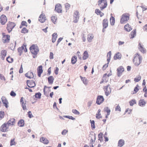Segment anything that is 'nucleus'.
<instances>
[{
	"label": "nucleus",
	"mask_w": 147,
	"mask_h": 147,
	"mask_svg": "<svg viewBox=\"0 0 147 147\" xmlns=\"http://www.w3.org/2000/svg\"><path fill=\"white\" fill-rule=\"evenodd\" d=\"M55 10L58 13H61L62 12V6L59 3H58L55 5Z\"/></svg>",
	"instance_id": "obj_11"
},
{
	"label": "nucleus",
	"mask_w": 147,
	"mask_h": 147,
	"mask_svg": "<svg viewBox=\"0 0 147 147\" xmlns=\"http://www.w3.org/2000/svg\"><path fill=\"white\" fill-rule=\"evenodd\" d=\"M95 13L98 15H100V17H102L104 15L103 13L99 9H97L95 10Z\"/></svg>",
	"instance_id": "obj_35"
},
{
	"label": "nucleus",
	"mask_w": 147,
	"mask_h": 147,
	"mask_svg": "<svg viewBox=\"0 0 147 147\" xmlns=\"http://www.w3.org/2000/svg\"><path fill=\"white\" fill-rule=\"evenodd\" d=\"M111 51H110L107 54V61H108V63H107L108 64H109V62L110 61V60L111 58Z\"/></svg>",
	"instance_id": "obj_41"
},
{
	"label": "nucleus",
	"mask_w": 147,
	"mask_h": 147,
	"mask_svg": "<svg viewBox=\"0 0 147 147\" xmlns=\"http://www.w3.org/2000/svg\"><path fill=\"white\" fill-rule=\"evenodd\" d=\"M9 126L6 123H4L1 127V131L3 132H6L8 131Z\"/></svg>",
	"instance_id": "obj_10"
},
{
	"label": "nucleus",
	"mask_w": 147,
	"mask_h": 147,
	"mask_svg": "<svg viewBox=\"0 0 147 147\" xmlns=\"http://www.w3.org/2000/svg\"><path fill=\"white\" fill-rule=\"evenodd\" d=\"M108 64L107 63V64H106L103 66L102 67L103 70H104L106 69L108 66Z\"/></svg>",
	"instance_id": "obj_63"
},
{
	"label": "nucleus",
	"mask_w": 147,
	"mask_h": 147,
	"mask_svg": "<svg viewBox=\"0 0 147 147\" xmlns=\"http://www.w3.org/2000/svg\"><path fill=\"white\" fill-rule=\"evenodd\" d=\"M138 49L139 50L143 53H145L146 52V50L143 47V45L139 43L138 45Z\"/></svg>",
	"instance_id": "obj_18"
},
{
	"label": "nucleus",
	"mask_w": 147,
	"mask_h": 147,
	"mask_svg": "<svg viewBox=\"0 0 147 147\" xmlns=\"http://www.w3.org/2000/svg\"><path fill=\"white\" fill-rule=\"evenodd\" d=\"M13 59L10 57H8L6 59L7 61L9 63L12 62L13 61Z\"/></svg>",
	"instance_id": "obj_48"
},
{
	"label": "nucleus",
	"mask_w": 147,
	"mask_h": 147,
	"mask_svg": "<svg viewBox=\"0 0 147 147\" xmlns=\"http://www.w3.org/2000/svg\"><path fill=\"white\" fill-rule=\"evenodd\" d=\"M40 141L41 142L45 144H46V142L45 141V139L43 137L41 138L40 139Z\"/></svg>",
	"instance_id": "obj_59"
},
{
	"label": "nucleus",
	"mask_w": 147,
	"mask_h": 147,
	"mask_svg": "<svg viewBox=\"0 0 147 147\" xmlns=\"http://www.w3.org/2000/svg\"><path fill=\"white\" fill-rule=\"evenodd\" d=\"M45 15L41 14L39 18V21L41 23H43L45 20Z\"/></svg>",
	"instance_id": "obj_23"
},
{
	"label": "nucleus",
	"mask_w": 147,
	"mask_h": 147,
	"mask_svg": "<svg viewBox=\"0 0 147 147\" xmlns=\"http://www.w3.org/2000/svg\"><path fill=\"white\" fill-rule=\"evenodd\" d=\"M146 102L144 99H140L139 101L138 105L141 107H143L145 105Z\"/></svg>",
	"instance_id": "obj_20"
},
{
	"label": "nucleus",
	"mask_w": 147,
	"mask_h": 147,
	"mask_svg": "<svg viewBox=\"0 0 147 147\" xmlns=\"http://www.w3.org/2000/svg\"><path fill=\"white\" fill-rule=\"evenodd\" d=\"M112 14H111V17L110 19V21L111 24L112 26H113L114 25L115 22V18L112 16Z\"/></svg>",
	"instance_id": "obj_27"
},
{
	"label": "nucleus",
	"mask_w": 147,
	"mask_h": 147,
	"mask_svg": "<svg viewBox=\"0 0 147 147\" xmlns=\"http://www.w3.org/2000/svg\"><path fill=\"white\" fill-rule=\"evenodd\" d=\"M104 111L105 112H107V115L106 116V118L107 117V115H109L110 113V110L108 107H107L105 108L104 109Z\"/></svg>",
	"instance_id": "obj_39"
},
{
	"label": "nucleus",
	"mask_w": 147,
	"mask_h": 147,
	"mask_svg": "<svg viewBox=\"0 0 147 147\" xmlns=\"http://www.w3.org/2000/svg\"><path fill=\"white\" fill-rule=\"evenodd\" d=\"M91 124V127L92 128V129H94L95 128V126L94 124V120H90Z\"/></svg>",
	"instance_id": "obj_47"
},
{
	"label": "nucleus",
	"mask_w": 147,
	"mask_h": 147,
	"mask_svg": "<svg viewBox=\"0 0 147 147\" xmlns=\"http://www.w3.org/2000/svg\"><path fill=\"white\" fill-rule=\"evenodd\" d=\"M10 36L8 35L3 37V42L4 43H8L9 42Z\"/></svg>",
	"instance_id": "obj_16"
},
{
	"label": "nucleus",
	"mask_w": 147,
	"mask_h": 147,
	"mask_svg": "<svg viewBox=\"0 0 147 147\" xmlns=\"http://www.w3.org/2000/svg\"><path fill=\"white\" fill-rule=\"evenodd\" d=\"M80 14L79 12L77 10L74 11L73 14V22L76 23L78 22L79 19Z\"/></svg>",
	"instance_id": "obj_6"
},
{
	"label": "nucleus",
	"mask_w": 147,
	"mask_h": 147,
	"mask_svg": "<svg viewBox=\"0 0 147 147\" xmlns=\"http://www.w3.org/2000/svg\"><path fill=\"white\" fill-rule=\"evenodd\" d=\"M131 109L129 108H127L125 112V113H127L128 114H129L131 113Z\"/></svg>",
	"instance_id": "obj_55"
},
{
	"label": "nucleus",
	"mask_w": 147,
	"mask_h": 147,
	"mask_svg": "<svg viewBox=\"0 0 147 147\" xmlns=\"http://www.w3.org/2000/svg\"><path fill=\"white\" fill-rule=\"evenodd\" d=\"M70 7V5L68 3H66L65 4V7L67 10L69 9Z\"/></svg>",
	"instance_id": "obj_54"
},
{
	"label": "nucleus",
	"mask_w": 147,
	"mask_h": 147,
	"mask_svg": "<svg viewBox=\"0 0 147 147\" xmlns=\"http://www.w3.org/2000/svg\"><path fill=\"white\" fill-rule=\"evenodd\" d=\"M52 40L53 42H55L56 39L57 38V34L56 33H54L52 34Z\"/></svg>",
	"instance_id": "obj_29"
},
{
	"label": "nucleus",
	"mask_w": 147,
	"mask_h": 147,
	"mask_svg": "<svg viewBox=\"0 0 147 147\" xmlns=\"http://www.w3.org/2000/svg\"><path fill=\"white\" fill-rule=\"evenodd\" d=\"M139 86L138 84L136 85L135 87L134 91L132 92V94H136L139 90Z\"/></svg>",
	"instance_id": "obj_38"
},
{
	"label": "nucleus",
	"mask_w": 147,
	"mask_h": 147,
	"mask_svg": "<svg viewBox=\"0 0 147 147\" xmlns=\"http://www.w3.org/2000/svg\"><path fill=\"white\" fill-rule=\"evenodd\" d=\"M104 100V98L102 96H98L96 100V103L98 105H100L103 102Z\"/></svg>",
	"instance_id": "obj_13"
},
{
	"label": "nucleus",
	"mask_w": 147,
	"mask_h": 147,
	"mask_svg": "<svg viewBox=\"0 0 147 147\" xmlns=\"http://www.w3.org/2000/svg\"><path fill=\"white\" fill-rule=\"evenodd\" d=\"M25 76L29 78H32L34 77L33 73L31 72H28L27 73H26L25 74Z\"/></svg>",
	"instance_id": "obj_25"
},
{
	"label": "nucleus",
	"mask_w": 147,
	"mask_h": 147,
	"mask_svg": "<svg viewBox=\"0 0 147 147\" xmlns=\"http://www.w3.org/2000/svg\"><path fill=\"white\" fill-rule=\"evenodd\" d=\"M115 111L119 112H120L121 111V108L119 105H118L117 106L115 107Z\"/></svg>",
	"instance_id": "obj_51"
},
{
	"label": "nucleus",
	"mask_w": 147,
	"mask_h": 147,
	"mask_svg": "<svg viewBox=\"0 0 147 147\" xmlns=\"http://www.w3.org/2000/svg\"><path fill=\"white\" fill-rule=\"evenodd\" d=\"M4 112L3 111L0 112V120L3 118L4 115Z\"/></svg>",
	"instance_id": "obj_57"
},
{
	"label": "nucleus",
	"mask_w": 147,
	"mask_h": 147,
	"mask_svg": "<svg viewBox=\"0 0 147 147\" xmlns=\"http://www.w3.org/2000/svg\"><path fill=\"white\" fill-rule=\"evenodd\" d=\"M15 119H11L6 123L9 126L10 125H13L14 123L15 122Z\"/></svg>",
	"instance_id": "obj_24"
},
{
	"label": "nucleus",
	"mask_w": 147,
	"mask_h": 147,
	"mask_svg": "<svg viewBox=\"0 0 147 147\" xmlns=\"http://www.w3.org/2000/svg\"><path fill=\"white\" fill-rule=\"evenodd\" d=\"M141 78V77L140 76H138L134 78V81L136 82H138L140 80Z\"/></svg>",
	"instance_id": "obj_46"
},
{
	"label": "nucleus",
	"mask_w": 147,
	"mask_h": 147,
	"mask_svg": "<svg viewBox=\"0 0 147 147\" xmlns=\"http://www.w3.org/2000/svg\"><path fill=\"white\" fill-rule=\"evenodd\" d=\"M7 51L5 50H2L1 52V59L2 60H4L5 57L6 56Z\"/></svg>",
	"instance_id": "obj_21"
},
{
	"label": "nucleus",
	"mask_w": 147,
	"mask_h": 147,
	"mask_svg": "<svg viewBox=\"0 0 147 147\" xmlns=\"http://www.w3.org/2000/svg\"><path fill=\"white\" fill-rule=\"evenodd\" d=\"M102 133H100L98 134V140H100V141L102 140Z\"/></svg>",
	"instance_id": "obj_56"
},
{
	"label": "nucleus",
	"mask_w": 147,
	"mask_h": 147,
	"mask_svg": "<svg viewBox=\"0 0 147 147\" xmlns=\"http://www.w3.org/2000/svg\"><path fill=\"white\" fill-rule=\"evenodd\" d=\"M95 136H92L91 137V140L90 141V142L91 143H93L95 141Z\"/></svg>",
	"instance_id": "obj_58"
},
{
	"label": "nucleus",
	"mask_w": 147,
	"mask_h": 147,
	"mask_svg": "<svg viewBox=\"0 0 147 147\" xmlns=\"http://www.w3.org/2000/svg\"><path fill=\"white\" fill-rule=\"evenodd\" d=\"M18 124L20 127H22L24 126V120L23 119L20 120L18 122Z\"/></svg>",
	"instance_id": "obj_34"
},
{
	"label": "nucleus",
	"mask_w": 147,
	"mask_h": 147,
	"mask_svg": "<svg viewBox=\"0 0 147 147\" xmlns=\"http://www.w3.org/2000/svg\"><path fill=\"white\" fill-rule=\"evenodd\" d=\"M121 55L119 53H118L116 54L114 57V60H117V59H120L121 58Z\"/></svg>",
	"instance_id": "obj_26"
},
{
	"label": "nucleus",
	"mask_w": 147,
	"mask_h": 147,
	"mask_svg": "<svg viewBox=\"0 0 147 147\" xmlns=\"http://www.w3.org/2000/svg\"><path fill=\"white\" fill-rule=\"evenodd\" d=\"M146 82L145 80H144L143 81L142 85L144 86V88L143 91L145 92L144 94V96L145 97H147V89L146 88V86H145Z\"/></svg>",
	"instance_id": "obj_17"
},
{
	"label": "nucleus",
	"mask_w": 147,
	"mask_h": 147,
	"mask_svg": "<svg viewBox=\"0 0 147 147\" xmlns=\"http://www.w3.org/2000/svg\"><path fill=\"white\" fill-rule=\"evenodd\" d=\"M101 110L99 109L98 110V112L96 114V117L97 119H99L102 117V116L100 113Z\"/></svg>",
	"instance_id": "obj_37"
},
{
	"label": "nucleus",
	"mask_w": 147,
	"mask_h": 147,
	"mask_svg": "<svg viewBox=\"0 0 147 147\" xmlns=\"http://www.w3.org/2000/svg\"><path fill=\"white\" fill-rule=\"evenodd\" d=\"M129 103L130 106H133L136 103V101L135 99H133L130 100Z\"/></svg>",
	"instance_id": "obj_43"
},
{
	"label": "nucleus",
	"mask_w": 147,
	"mask_h": 147,
	"mask_svg": "<svg viewBox=\"0 0 147 147\" xmlns=\"http://www.w3.org/2000/svg\"><path fill=\"white\" fill-rule=\"evenodd\" d=\"M124 69L123 67L122 66H119L117 69V75L118 76H120L124 71Z\"/></svg>",
	"instance_id": "obj_14"
},
{
	"label": "nucleus",
	"mask_w": 147,
	"mask_h": 147,
	"mask_svg": "<svg viewBox=\"0 0 147 147\" xmlns=\"http://www.w3.org/2000/svg\"><path fill=\"white\" fill-rule=\"evenodd\" d=\"M77 57L75 56H74L71 58V62L72 64H74L77 61Z\"/></svg>",
	"instance_id": "obj_42"
},
{
	"label": "nucleus",
	"mask_w": 147,
	"mask_h": 147,
	"mask_svg": "<svg viewBox=\"0 0 147 147\" xmlns=\"http://www.w3.org/2000/svg\"><path fill=\"white\" fill-rule=\"evenodd\" d=\"M54 80V78L52 76H50L49 78H48V82L49 84H52L53 83Z\"/></svg>",
	"instance_id": "obj_44"
},
{
	"label": "nucleus",
	"mask_w": 147,
	"mask_h": 147,
	"mask_svg": "<svg viewBox=\"0 0 147 147\" xmlns=\"http://www.w3.org/2000/svg\"><path fill=\"white\" fill-rule=\"evenodd\" d=\"M72 112L75 114L76 115H79L80 114V112L76 109L72 110Z\"/></svg>",
	"instance_id": "obj_50"
},
{
	"label": "nucleus",
	"mask_w": 147,
	"mask_h": 147,
	"mask_svg": "<svg viewBox=\"0 0 147 147\" xmlns=\"http://www.w3.org/2000/svg\"><path fill=\"white\" fill-rule=\"evenodd\" d=\"M112 75L111 71L110 73L108 74H105L102 77V80L100 82V84L103 83V85H106V84L109 83H107L109 79V77L111 76Z\"/></svg>",
	"instance_id": "obj_2"
},
{
	"label": "nucleus",
	"mask_w": 147,
	"mask_h": 147,
	"mask_svg": "<svg viewBox=\"0 0 147 147\" xmlns=\"http://www.w3.org/2000/svg\"><path fill=\"white\" fill-rule=\"evenodd\" d=\"M35 96L36 98H40L41 96V94L40 92L36 93L35 94Z\"/></svg>",
	"instance_id": "obj_49"
},
{
	"label": "nucleus",
	"mask_w": 147,
	"mask_h": 147,
	"mask_svg": "<svg viewBox=\"0 0 147 147\" xmlns=\"http://www.w3.org/2000/svg\"><path fill=\"white\" fill-rule=\"evenodd\" d=\"M15 142L14 141V139H11L10 141V145L11 146L15 145Z\"/></svg>",
	"instance_id": "obj_61"
},
{
	"label": "nucleus",
	"mask_w": 147,
	"mask_h": 147,
	"mask_svg": "<svg viewBox=\"0 0 147 147\" xmlns=\"http://www.w3.org/2000/svg\"><path fill=\"white\" fill-rule=\"evenodd\" d=\"M106 86L104 88V90L105 91V94L107 96H108L111 92V90L109 86L110 84L109 83L106 84Z\"/></svg>",
	"instance_id": "obj_7"
},
{
	"label": "nucleus",
	"mask_w": 147,
	"mask_h": 147,
	"mask_svg": "<svg viewBox=\"0 0 147 147\" xmlns=\"http://www.w3.org/2000/svg\"><path fill=\"white\" fill-rule=\"evenodd\" d=\"M16 25L13 22H9L7 24V29L8 32L10 33L15 26Z\"/></svg>",
	"instance_id": "obj_8"
},
{
	"label": "nucleus",
	"mask_w": 147,
	"mask_h": 147,
	"mask_svg": "<svg viewBox=\"0 0 147 147\" xmlns=\"http://www.w3.org/2000/svg\"><path fill=\"white\" fill-rule=\"evenodd\" d=\"M103 29L102 32H104L105 31V29L107 28L108 26V20L107 19H104L102 21Z\"/></svg>",
	"instance_id": "obj_9"
},
{
	"label": "nucleus",
	"mask_w": 147,
	"mask_h": 147,
	"mask_svg": "<svg viewBox=\"0 0 147 147\" xmlns=\"http://www.w3.org/2000/svg\"><path fill=\"white\" fill-rule=\"evenodd\" d=\"M125 142L124 140L122 139L120 140L118 142V146L121 147L124 145Z\"/></svg>",
	"instance_id": "obj_28"
},
{
	"label": "nucleus",
	"mask_w": 147,
	"mask_h": 147,
	"mask_svg": "<svg viewBox=\"0 0 147 147\" xmlns=\"http://www.w3.org/2000/svg\"><path fill=\"white\" fill-rule=\"evenodd\" d=\"M57 17L56 16H53L51 17V20L52 22L54 23H55L57 21Z\"/></svg>",
	"instance_id": "obj_45"
},
{
	"label": "nucleus",
	"mask_w": 147,
	"mask_h": 147,
	"mask_svg": "<svg viewBox=\"0 0 147 147\" xmlns=\"http://www.w3.org/2000/svg\"><path fill=\"white\" fill-rule=\"evenodd\" d=\"M27 84L29 88H33L35 86L36 84L34 81L27 80Z\"/></svg>",
	"instance_id": "obj_15"
},
{
	"label": "nucleus",
	"mask_w": 147,
	"mask_h": 147,
	"mask_svg": "<svg viewBox=\"0 0 147 147\" xmlns=\"http://www.w3.org/2000/svg\"><path fill=\"white\" fill-rule=\"evenodd\" d=\"M10 95L11 96L15 97L16 95V93L13 91H11L10 93Z\"/></svg>",
	"instance_id": "obj_60"
},
{
	"label": "nucleus",
	"mask_w": 147,
	"mask_h": 147,
	"mask_svg": "<svg viewBox=\"0 0 147 147\" xmlns=\"http://www.w3.org/2000/svg\"><path fill=\"white\" fill-rule=\"evenodd\" d=\"M124 28L125 30L128 32L130 31L132 29L131 26L128 24L125 25Z\"/></svg>",
	"instance_id": "obj_33"
},
{
	"label": "nucleus",
	"mask_w": 147,
	"mask_h": 147,
	"mask_svg": "<svg viewBox=\"0 0 147 147\" xmlns=\"http://www.w3.org/2000/svg\"><path fill=\"white\" fill-rule=\"evenodd\" d=\"M129 15L128 13H125L123 14L120 20V22L121 24H124L127 22L129 19Z\"/></svg>",
	"instance_id": "obj_5"
},
{
	"label": "nucleus",
	"mask_w": 147,
	"mask_h": 147,
	"mask_svg": "<svg viewBox=\"0 0 147 147\" xmlns=\"http://www.w3.org/2000/svg\"><path fill=\"white\" fill-rule=\"evenodd\" d=\"M30 49L32 54H33V57L35 58L39 51L38 47L36 45H32L30 48Z\"/></svg>",
	"instance_id": "obj_3"
},
{
	"label": "nucleus",
	"mask_w": 147,
	"mask_h": 147,
	"mask_svg": "<svg viewBox=\"0 0 147 147\" xmlns=\"http://www.w3.org/2000/svg\"><path fill=\"white\" fill-rule=\"evenodd\" d=\"M37 72H38V76L40 77L41 74L43 72L42 69V65H40L39 66L37 69Z\"/></svg>",
	"instance_id": "obj_22"
},
{
	"label": "nucleus",
	"mask_w": 147,
	"mask_h": 147,
	"mask_svg": "<svg viewBox=\"0 0 147 147\" xmlns=\"http://www.w3.org/2000/svg\"><path fill=\"white\" fill-rule=\"evenodd\" d=\"M1 99L4 105V106L6 108H7L8 107L7 104L8 103L7 100L6 99L5 97L4 96H2L1 98Z\"/></svg>",
	"instance_id": "obj_19"
},
{
	"label": "nucleus",
	"mask_w": 147,
	"mask_h": 147,
	"mask_svg": "<svg viewBox=\"0 0 147 147\" xmlns=\"http://www.w3.org/2000/svg\"><path fill=\"white\" fill-rule=\"evenodd\" d=\"M68 132V130L66 129L63 130L61 132V134L63 135H65Z\"/></svg>",
	"instance_id": "obj_62"
},
{
	"label": "nucleus",
	"mask_w": 147,
	"mask_h": 147,
	"mask_svg": "<svg viewBox=\"0 0 147 147\" xmlns=\"http://www.w3.org/2000/svg\"><path fill=\"white\" fill-rule=\"evenodd\" d=\"M21 32L22 33H28V31L25 28H24L22 30Z\"/></svg>",
	"instance_id": "obj_52"
},
{
	"label": "nucleus",
	"mask_w": 147,
	"mask_h": 147,
	"mask_svg": "<svg viewBox=\"0 0 147 147\" xmlns=\"http://www.w3.org/2000/svg\"><path fill=\"white\" fill-rule=\"evenodd\" d=\"M80 77L83 83L85 84H87L88 83V80L85 77H82L81 76H80Z\"/></svg>",
	"instance_id": "obj_36"
},
{
	"label": "nucleus",
	"mask_w": 147,
	"mask_h": 147,
	"mask_svg": "<svg viewBox=\"0 0 147 147\" xmlns=\"http://www.w3.org/2000/svg\"><path fill=\"white\" fill-rule=\"evenodd\" d=\"M98 3L101 10L106 8L107 5V0H99Z\"/></svg>",
	"instance_id": "obj_4"
},
{
	"label": "nucleus",
	"mask_w": 147,
	"mask_h": 147,
	"mask_svg": "<svg viewBox=\"0 0 147 147\" xmlns=\"http://www.w3.org/2000/svg\"><path fill=\"white\" fill-rule=\"evenodd\" d=\"M136 35V32L135 30H133L129 34V37L130 38H134Z\"/></svg>",
	"instance_id": "obj_30"
},
{
	"label": "nucleus",
	"mask_w": 147,
	"mask_h": 147,
	"mask_svg": "<svg viewBox=\"0 0 147 147\" xmlns=\"http://www.w3.org/2000/svg\"><path fill=\"white\" fill-rule=\"evenodd\" d=\"M88 54L87 51H84L83 53V55L82 57L83 59L85 60L88 57Z\"/></svg>",
	"instance_id": "obj_31"
},
{
	"label": "nucleus",
	"mask_w": 147,
	"mask_h": 147,
	"mask_svg": "<svg viewBox=\"0 0 147 147\" xmlns=\"http://www.w3.org/2000/svg\"><path fill=\"white\" fill-rule=\"evenodd\" d=\"M142 58V56L138 53L134 55L133 61V63L136 66L139 65L141 63Z\"/></svg>",
	"instance_id": "obj_1"
},
{
	"label": "nucleus",
	"mask_w": 147,
	"mask_h": 147,
	"mask_svg": "<svg viewBox=\"0 0 147 147\" xmlns=\"http://www.w3.org/2000/svg\"><path fill=\"white\" fill-rule=\"evenodd\" d=\"M7 20L6 17L4 15H2L0 17V22L2 25H4Z\"/></svg>",
	"instance_id": "obj_12"
},
{
	"label": "nucleus",
	"mask_w": 147,
	"mask_h": 147,
	"mask_svg": "<svg viewBox=\"0 0 147 147\" xmlns=\"http://www.w3.org/2000/svg\"><path fill=\"white\" fill-rule=\"evenodd\" d=\"M94 38V36L92 34H89L88 35L87 40L88 41L90 42Z\"/></svg>",
	"instance_id": "obj_32"
},
{
	"label": "nucleus",
	"mask_w": 147,
	"mask_h": 147,
	"mask_svg": "<svg viewBox=\"0 0 147 147\" xmlns=\"http://www.w3.org/2000/svg\"><path fill=\"white\" fill-rule=\"evenodd\" d=\"M64 117L70 119H71L72 120H74L75 119V118L73 117L72 116H64Z\"/></svg>",
	"instance_id": "obj_53"
},
{
	"label": "nucleus",
	"mask_w": 147,
	"mask_h": 147,
	"mask_svg": "<svg viewBox=\"0 0 147 147\" xmlns=\"http://www.w3.org/2000/svg\"><path fill=\"white\" fill-rule=\"evenodd\" d=\"M24 49V47L22 46L21 47H20L18 48V50L19 55L21 56L22 53V51Z\"/></svg>",
	"instance_id": "obj_40"
},
{
	"label": "nucleus",
	"mask_w": 147,
	"mask_h": 147,
	"mask_svg": "<svg viewBox=\"0 0 147 147\" xmlns=\"http://www.w3.org/2000/svg\"><path fill=\"white\" fill-rule=\"evenodd\" d=\"M28 116L30 118H31L33 116L31 113V112L30 111H29L28 112Z\"/></svg>",
	"instance_id": "obj_64"
}]
</instances>
